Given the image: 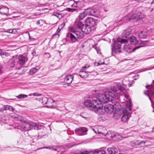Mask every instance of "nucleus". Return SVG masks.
Returning <instances> with one entry per match:
<instances>
[{
    "label": "nucleus",
    "mask_w": 154,
    "mask_h": 154,
    "mask_svg": "<svg viewBox=\"0 0 154 154\" xmlns=\"http://www.w3.org/2000/svg\"><path fill=\"white\" fill-rule=\"evenodd\" d=\"M2 68V67L1 66H0V70H1V68Z\"/></svg>",
    "instance_id": "nucleus-62"
},
{
    "label": "nucleus",
    "mask_w": 154,
    "mask_h": 154,
    "mask_svg": "<svg viewBox=\"0 0 154 154\" xmlns=\"http://www.w3.org/2000/svg\"><path fill=\"white\" fill-rule=\"evenodd\" d=\"M66 10L69 12H76V13L78 12L77 10L76 9H73L70 8H66Z\"/></svg>",
    "instance_id": "nucleus-31"
},
{
    "label": "nucleus",
    "mask_w": 154,
    "mask_h": 154,
    "mask_svg": "<svg viewBox=\"0 0 154 154\" xmlns=\"http://www.w3.org/2000/svg\"><path fill=\"white\" fill-rule=\"evenodd\" d=\"M77 38L76 35L73 32L70 33V40L72 42H76L77 41Z\"/></svg>",
    "instance_id": "nucleus-19"
},
{
    "label": "nucleus",
    "mask_w": 154,
    "mask_h": 154,
    "mask_svg": "<svg viewBox=\"0 0 154 154\" xmlns=\"http://www.w3.org/2000/svg\"><path fill=\"white\" fill-rule=\"evenodd\" d=\"M139 141L137 140H134L132 141L131 143V145L132 146H134L135 145H139Z\"/></svg>",
    "instance_id": "nucleus-25"
},
{
    "label": "nucleus",
    "mask_w": 154,
    "mask_h": 154,
    "mask_svg": "<svg viewBox=\"0 0 154 154\" xmlns=\"http://www.w3.org/2000/svg\"><path fill=\"white\" fill-rule=\"evenodd\" d=\"M8 110H9L10 111H13V107L11 106H8Z\"/></svg>",
    "instance_id": "nucleus-40"
},
{
    "label": "nucleus",
    "mask_w": 154,
    "mask_h": 154,
    "mask_svg": "<svg viewBox=\"0 0 154 154\" xmlns=\"http://www.w3.org/2000/svg\"><path fill=\"white\" fill-rule=\"evenodd\" d=\"M126 107L127 108L129 109L130 111L131 110V102L129 100H128L126 103Z\"/></svg>",
    "instance_id": "nucleus-28"
},
{
    "label": "nucleus",
    "mask_w": 154,
    "mask_h": 154,
    "mask_svg": "<svg viewBox=\"0 0 154 154\" xmlns=\"http://www.w3.org/2000/svg\"><path fill=\"white\" fill-rule=\"evenodd\" d=\"M98 133H101V134L102 133L101 132H100V131H98Z\"/></svg>",
    "instance_id": "nucleus-61"
},
{
    "label": "nucleus",
    "mask_w": 154,
    "mask_h": 154,
    "mask_svg": "<svg viewBox=\"0 0 154 154\" xmlns=\"http://www.w3.org/2000/svg\"><path fill=\"white\" fill-rule=\"evenodd\" d=\"M128 42L132 45H135L138 42L136 38L134 36H131L128 39Z\"/></svg>",
    "instance_id": "nucleus-18"
},
{
    "label": "nucleus",
    "mask_w": 154,
    "mask_h": 154,
    "mask_svg": "<svg viewBox=\"0 0 154 154\" xmlns=\"http://www.w3.org/2000/svg\"><path fill=\"white\" fill-rule=\"evenodd\" d=\"M118 41H116L114 42L113 48H112V50L114 51L115 53H119L121 52V45L119 43Z\"/></svg>",
    "instance_id": "nucleus-6"
},
{
    "label": "nucleus",
    "mask_w": 154,
    "mask_h": 154,
    "mask_svg": "<svg viewBox=\"0 0 154 154\" xmlns=\"http://www.w3.org/2000/svg\"><path fill=\"white\" fill-rule=\"evenodd\" d=\"M144 93L149 97V100H151V103H152V101L151 99L150 95H151L152 96L154 95V87L151 88L150 90H147L146 91H144Z\"/></svg>",
    "instance_id": "nucleus-12"
},
{
    "label": "nucleus",
    "mask_w": 154,
    "mask_h": 154,
    "mask_svg": "<svg viewBox=\"0 0 154 154\" xmlns=\"http://www.w3.org/2000/svg\"><path fill=\"white\" fill-rule=\"evenodd\" d=\"M106 152L104 150L102 149H100L99 150H97L95 151L94 152V154H105Z\"/></svg>",
    "instance_id": "nucleus-24"
},
{
    "label": "nucleus",
    "mask_w": 154,
    "mask_h": 154,
    "mask_svg": "<svg viewBox=\"0 0 154 154\" xmlns=\"http://www.w3.org/2000/svg\"><path fill=\"white\" fill-rule=\"evenodd\" d=\"M88 15L94 16L96 14L97 10L96 8L86 9Z\"/></svg>",
    "instance_id": "nucleus-15"
},
{
    "label": "nucleus",
    "mask_w": 154,
    "mask_h": 154,
    "mask_svg": "<svg viewBox=\"0 0 154 154\" xmlns=\"http://www.w3.org/2000/svg\"><path fill=\"white\" fill-rule=\"evenodd\" d=\"M124 96L125 97L127 98H128V95L126 94H124Z\"/></svg>",
    "instance_id": "nucleus-53"
},
{
    "label": "nucleus",
    "mask_w": 154,
    "mask_h": 154,
    "mask_svg": "<svg viewBox=\"0 0 154 154\" xmlns=\"http://www.w3.org/2000/svg\"><path fill=\"white\" fill-rule=\"evenodd\" d=\"M87 131L88 130L85 127H80L75 130V133L79 136L86 134Z\"/></svg>",
    "instance_id": "nucleus-5"
},
{
    "label": "nucleus",
    "mask_w": 154,
    "mask_h": 154,
    "mask_svg": "<svg viewBox=\"0 0 154 154\" xmlns=\"http://www.w3.org/2000/svg\"><path fill=\"white\" fill-rule=\"evenodd\" d=\"M15 63H16V62L14 60H13L11 63V66L12 67H14V66Z\"/></svg>",
    "instance_id": "nucleus-43"
},
{
    "label": "nucleus",
    "mask_w": 154,
    "mask_h": 154,
    "mask_svg": "<svg viewBox=\"0 0 154 154\" xmlns=\"http://www.w3.org/2000/svg\"><path fill=\"white\" fill-rule=\"evenodd\" d=\"M106 95L107 97L108 101H112L114 100L116 96L112 92L110 91L106 92Z\"/></svg>",
    "instance_id": "nucleus-11"
},
{
    "label": "nucleus",
    "mask_w": 154,
    "mask_h": 154,
    "mask_svg": "<svg viewBox=\"0 0 154 154\" xmlns=\"http://www.w3.org/2000/svg\"><path fill=\"white\" fill-rule=\"evenodd\" d=\"M118 88L119 90L121 91H123L125 89V88L121 86H118Z\"/></svg>",
    "instance_id": "nucleus-38"
},
{
    "label": "nucleus",
    "mask_w": 154,
    "mask_h": 154,
    "mask_svg": "<svg viewBox=\"0 0 154 154\" xmlns=\"http://www.w3.org/2000/svg\"><path fill=\"white\" fill-rule=\"evenodd\" d=\"M74 3L72 5V7H78V4L80 3V2H76V1H73Z\"/></svg>",
    "instance_id": "nucleus-32"
},
{
    "label": "nucleus",
    "mask_w": 154,
    "mask_h": 154,
    "mask_svg": "<svg viewBox=\"0 0 154 154\" xmlns=\"http://www.w3.org/2000/svg\"><path fill=\"white\" fill-rule=\"evenodd\" d=\"M113 116L115 119H117L120 117V115L119 113H115L114 114Z\"/></svg>",
    "instance_id": "nucleus-36"
},
{
    "label": "nucleus",
    "mask_w": 154,
    "mask_h": 154,
    "mask_svg": "<svg viewBox=\"0 0 154 154\" xmlns=\"http://www.w3.org/2000/svg\"><path fill=\"white\" fill-rule=\"evenodd\" d=\"M153 130L154 131V127L153 128Z\"/></svg>",
    "instance_id": "nucleus-64"
},
{
    "label": "nucleus",
    "mask_w": 154,
    "mask_h": 154,
    "mask_svg": "<svg viewBox=\"0 0 154 154\" xmlns=\"http://www.w3.org/2000/svg\"><path fill=\"white\" fill-rule=\"evenodd\" d=\"M140 13L136 12L131 14H129L127 16V18L129 20H131L135 19H137V20L138 19L140 18Z\"/></svg>",
    "instance_id": "nucleus-7"
},
{
    "label": "nucleus",
    "mask_w": 154,
    "mask_h": 154,
    "mask_svg": "<svg viewBox=\"0 0 154 154\" xmlns=\"http://www.w3.org/2000/svg\"><path fill=\"white\" fill-rule=\"evenodd\" d=\"M108 101L106 92L104 94H98V99L87 100L85 102L84 104L87 107L89 108L90 110L95 112H99L100 110L103 108L102 103H105Z\"/></svg>",
    "instance_id": "nucleus-1"
},
{
    "label": "nucleus",
    "mask_w": 154,
    "mask_h": 154,
    "mask_svg": "<svg viewBox=\"0 0 154 154\" xmlns=\"http://www.w3.org/2000/svg\"><path fill=\"white\" fill-rule=\"evenodd\" d=\"M79 75L81 78H87L88 75L87 72L84 71H80Z\"/></svg>",
    "instance_id": "nucleus-21"
},
{
    "label": "nucleus",
    "mask_w": 154,
    "mask_h": 154,
    "mask_svg": "<svg viewBox=\"0 0 154 154\" xmlns=\"http://www.w3.org/2000/svg\"><path fill=\"white\" fill-rule=\"evenodd\" d=\"M47 106L49 108H51L52 105H47Z\"/></svg>",
    "instance_id": "nucleus-55"
},
{
    "label": "nucleus",
    "mask_w": 154,
    "mask_h": 154,
    "mask_svg": "<svg viewBox=\"0 0 154 154\" xmlns=\"http://www.w3.org/2000/svg\"><path fill=\"white\" fill-rule=\"evenodd\" d=\"M27 60V57L21 55L19 56L18 57V62L20 65L22 66L25 64Z\"/></svg>",
    "instance_id": "nucleus-13"
},
{
    "label": "nucleus",
    "mask_w": 154,
    "mask_h": 154,
    "mask_svg": "<svg viewBox=\"0 0 154 154\" xmlns=\"http://www.w3.org/2000/svg\"><path fill=\"white\" fill-rule=\"evenodd\" d=\"M9 105H6L4 106V110H7L8 109V107Z\"/></svg>",
    "instance_id": "nucleus-45"
},
{
    "label": "nucleus",
    "mask_w": 154,
    "mask_h": 154,
    "mask_svg": "<svg viewBox=\"0 0 154 154\" xmlns=\"http://www.w3.org/2000/svg\"><path fill=\"white\" fill-rule=\"evenodd\" d=\"M17 97L18 99H21L26 97L27 96L25 94H20L17 96Z\"/></svg>",
    "instance_id": "nucleus-30"
},
{
    "label": "nucleus",
    "mask_w": 154,
    "mask_h": 154,
    "mask_svg": "<svg viewBox=\"0 0 154 154\" xmlns=\"http://www.w3.org/2000/svg\"><path fill=\"white\" fill-rule=\"evenodd\" d=\"M32 95L35 96H41L42 94H38L37 93H34L32 94Z\"/></svg>",
    "instance_id": "nucleus-41"
},
{
    "label": "nucleus",
    "mask_w": 154,
    "mask_h": 154,
    "mask_svg": "<svg viewBox=\"0 0 154 154\" xmlns=\"http://www.w3.org/2000/svg\"><path fill=\"white\" fill-rule=\"evenodd\" d=\"M37 23L38 24H40V22L39 21H38L37 22Z\"/></svg>",
    "instance_id": "nucleus-57"
},
{
    "label": "nucleus",
    "mask_w": 154,
    "mask_h": 154,
    "mask_svg": "<svg viewBox=\"0 0 154 154\" xmlns=\"http://www.w3.org/2000/svg\"><path fill=\"white\" fill-rule=\"evenodd\" d=\"M53 150H54L55 151H57V149L54 148V149H52Z\"/></svg>",
    "instance_id": "nucleus-59"
},
{
    "label": "nucleus",
    "mask_w": 154,
    "mask_h": 154,
    "mask_svg": "<svg viewBox=\"0 0 154 154\" xmlns=\"http://www.w3.org/2000/svg\"><path fill=\"white\" fill-rule=\"evenodd\" d=\"M147 35V32L144 31H141L139 34V37L140 38H144Z\"/></svg>",
    "instance_id": "nucleus-22"
},
{
    "label": "nucleus",
    "mask_w": 154,
    "mask_h": 154,
    "mask_svg": "<svg viewBox=\"0 0 154 154\" xmlns=\"http://www.w3.org/2000/svg\"><path fill=\"white\" fill-rule=\"evenodd\" d=\"M38 126V125L35 122H24L22 123L21 126H19L18 128L22 131H28L32 129L33 127L34 129L37 130Z\"/></svg>",
    "instance_id": "nucleus-3"
},
{
    "label": "nucleus",
    "mask_w": 154,
    "mask_h": 154,
    "mask_svg": "<svg viewBox=\"0 0 154 154\" xmlns=\"http://www.w3.org/2000/svg\"><path fill=\"white\" fill-rule=\"evenodd\" d=\"M153 8H152V9L151 10V11H152L153 10Z\"/></svg>",
    "instance_id": "nucleus-63"
},
{
    "label": "nucleus",
    "mask_w": 154,
    "mask_h": 154,
    "mask_svg": "<svg viewBox=\"0 0 154 154\" xmlns=\"http://www.w3.org/2000/svg\"><path fill=\"white\" fill-rule=\"evenodd\" d=\"M88 14L85 9L84 11L80 14L79 17L80 20H82Z\"/></svg>",
    "instance_id": "nucleus-20"
},
{
    "label": "nucleus",
    "mask_w": 154,
    "mask_h": 154,
    "mask_svg": "<svg viewBox=\"0 0 154 154\" xmlns=\"http://www.w3.org/2000/svg\"><path fill=\"white\" fill-rule=\"evenodd\" d=\"M141 143L143 144V145H145V146H148L152 144L151 142L148 140L143 141Z\"/></svg>",
    "instance_id": "nucleus-29"
},
{
    "label": "nucleus",
    "mask_w": 154,
    "mask_h": 154,
    "mask_svg": "<svg viewBox=\"0 0 154 154\" xmlns=\"http://www.w3.org/2000/svg\"><path fill=\"white\" fill-rule=\"evenodd\" d=\"M107 151L109 152V153L110 154H114V152H113V148L111 147V148H108L107 149Z\"/></svg>",
    "instance_id": "nucleus-34"
},
{
    "label": "nucleus",
    "mask_w": 154,
    "mask_h": 154,
    "mask_svg": "<svg viewBox=\"0 0 154 154\" xmlns=\"http://www.w3.org/2000/svg\"><path fill=\"white\" fill-rule=\"evenodd\" d=\"M128 40L125 39H121V40L118 41L119 42H120L121 44H126L128 43Z\"/></svg>",
    "instance_id": "nucleus-35"
},
{
    "label": "nucleus",
    "mask_w": 154,
    "mask_h": 154,
    "mask_svg": "<svg viewBox=\"0 0 154 154\" xmlns=\"http://www.w3.org/2000/svg\"><path fill=\"white\" fill-rule=\"evenodd\" d=\"M45 148H47V149H54V148H53V147H45Z\"/></svg>",
    "instance_id": "nucleus-51"
},
{
    "label": "nucleus",
    "mask_w": 154,
    "mask_h": 154,
    "mask_svg": "<svg viewBox=\"0 0 154 154\" xmlns=\"http://www.w3.org/2000/svg\"><path fill=\"white\" fill-rule=\"evenodd\" d=\"M17 116V117H18V118H20V117H21V116H18H18Z\"/></svg>",
    "instance_id": "nucleus-60"
},
{
    "label": "nucleus",
    "mask_w": 154,
    "mask_h": 154,
    "mask_svg": "<svg viewBox=\"0 0 154 154\" xmlns=\"http://www.w3.org/2000/svg\"><path fill=\"white\" fill-rule=\"evenodd\" d=\"M149 42V41L146 40V41H143L142 42V44H146V43L148 42Z\"/></svg>",
    "instance_id": "nucleus-46"
},
{
    "label": "nucleus",
    "mask_w": 154,
    "mask_h": 154,
    "mask_svg": "<svg viewBox=\"0 0 154 154\" xmlns=\"http://www.w3.org/2000/svg\"><path fill=\"white\" fill-rule=\"evenodd\" d=\"M49 100H48V101L47 102H46L45 103L46 104H49V103L51 101H49Z\"/></svg>",
    "instance_id": "nucleus-54"
},
{
    "label": "nucleus",
    "mask_w": 154,
    "mask_h": 154,
    "mask_svg": "<svg viewBox=\"0 0 154 154\" xmlns=\"http://www.w3.org/2000/svg\"><path fill=\"white\" fill-rule=\"evenodd\" d=\"M154 68V67H150L149 68H146V69H145V70L146 71V70H150V69H153Z\"/></svg>",
    "instance_id": "nucleus-44"
},
{
    "label": "nucleus",
    "mask_w": 154,
    "mask_h": 154,
    "mask_svg": "<svg viewBox=\"0 0 154 154\" xmlns=\"http://www.w3.org/2000/svg\"><path fill=\"white\" fill-rule=\"evenodd\" d=\"M4 54V53L3 52V51L1 50H0V55H2Z\"/></svg>",
    "instance_id": "nucleus-52"
},
{
    "label": "nucleus",
    "mask_w": 154,
    "mask_h": 154,
    "mask_svg": "<svg viewBox=\"0 0 154 154\" xmlns=\"http://www.w3.org/2000/svg\"><path fill=\"white\" fill-rule=\"evenodd\" d=\"M73 78V77L72 75H67L64 78V82L67 84H70L72 82Z\"/></svg>",
    "instance_id": "nucleus-16"
},
{
    "label": "nucleus",
    "mask_w": 154,
    "mask_h": 154,
    "mask_svg": "<svg viewBox=\"0 0 154 154\" xmlns=\"http://www.w3.org/2000/svg\"><path fill=\"white\" fill-rule=\"evenodd\" d=\"M82 69L84 70H87V71L86 72L87 73H90L92 72L94 70L93 67L88 64H86L85 66L82 67Z\"/></svg>",
    "instance_id": "nucleus-14"
},
{
    "label": "nucleus",
    "mask_w": 154,
    "mask_h": 154,
    "mask_svg": "<svg viewBox=\"0 0 154 154\" xmlns=\"http://www.w3.org/2000/svg\"><path fill=\"white\" fill-rule=\"evenodd\" d=\"M123 115H127L128 116L130 114V113L126 109H123Z\"/></svg>",
    "instance_id": "nucleus-33"
},
{
    "label": "nucleus",
    "mask_w": 154,
    "mask_h": 154,
    "mask_svg": "<svg viewBox=\"0 0 154 154\" xmlns=\"http://www.w3.org/2000/svg\"><path fill=\"white\" fill-rule=\"evenodd\" d=\"M142 47V46H138L134 48H133L131 47L125 45L124 46L123 48L125 51L129 53L134 51L136 49Z\"/></svg>",
    "instance_id": "nucleus-10"
},
{
    "label": "nucleus",
    "mask_w": 154,
    "mask_h": 154,
    "mask_svg": "<svg viewBox=\"0 0 154 154\" xmlns=\"http://www.w3.org/2000/svg\"><path fill=\"white\" fill-rule=\"evenodd\" d=\"M2 116H1V115H0V121H1V119H2Z\"/></svg>",
    "instance_id": "nucleus-56"
},
{
    "label": "nucleus",
    "mask_w": 154,
    "mask_h": 154,
    "mask_svg": "<svg viewBox=\"0 0 154 154\" xmlns=\"http://www.w3.org/2000/svg\"><path fill=\"white\" fill-rule=\"evenodd\" d=\"M150 85H147L146 86V88H147V87L148 86H149Z\"/></svg>",
    "instance_id": "nucleus-58"
},
{
    "label": "nucleus",
    "mask_w": 154,
    "mask_h": 154,
    "mask_svg": "<svg viewBox=\"0 0 154 154\" xmlns=\"http://www.w3.org/2000/svg\"><path fill=\"white\" fill-rule=\"evenodd\" d=\"M131 28H128L124 30L123 32L122 36L126 38L127 37L131 34Z\"/></svg>",
    "instance_id": "nucleus-17"
},
{
    "label": "nucleus",
    "mask_w": 154,
    "mask_h": 154,
    "mask_svg": "<svg viewBox=\"0 0 154 154\" xmlns=\"http://www.w3.org/2000/svg\"><path fill=\"white\" fill-rule=\"evenodd\" d=\"M13 31L12 29H9L8 30V32L9 33H12L13 32Z\"/></svg>",
    "instance_id": "nucleus-49"
},
{
    "label": "nucleus",
    "mask_w": 154,
    "mask_h": 154,
    "mask_svg": "<svg viewBox=\"0 0 154 154\" xmlns=\"http://www.w3.org/2000/svg\"><path fill=\"white\" fill-rule=\"evenodd\" d=\"M1 12L3 14H7L8 12V9L7 8H3L1 9Z\"/></svg>",
    "instance_id": "nucleus-26"
},
{
    "label": "nucleus",
    "mask_w": 154,
    "mask_h": 154,
    "mask_svg": "<svg viewBox=\"0 0 154 154\" xmlns=\"http://www.w3.org/2000/svg\"><path fill=\"white\" fill-rule=\"evenodd\" d=\"M85 26L82 22L79 21L77 22L75 28L71 29V31L76 35L77 38L80 39L82 38L84 36L82 29Z\"/></svg>",
    "instance_id": "nucleus-2"
},
{
    "label": "nucleus",
    "mask_w": 154,
    "mask_h": 154,
    "mask_svg": "<svg viewBox=\"0 0 154 154\" xmlns=\"http://www.w3.org/2000/svg\"><path fill=\"white\" fill-rule=\"evenodd\" d=\"M113 152L114 154H116V153H117L118 152V149L117 148H116V147H113Z\"/></svg>",
    "instance_id": "nucleus-39"
},
{
    "label": "nucleus",
    "mask_w": 154,
    "mask_h": 154,
    "mask_svg": "<svg viewBox=\"0 0 154 154\" xmlns=\"http://www.w3.org/2000/svg\"><path fill=\"white\" fill-rule=\"evenodd\" d=\"M56 36H57V37H59V34H58L57 33L53 35V36H54V37Z\"/></svg>",
    "instance_id": "nucleus-50"
},
{
    "label": "nucleus",
    "mask_w": 154,
    "mask_h": 154,
    "mask_svg": "<svg viewBox=\"0 0 154 154\" xmlns=\"http://www.w3.org/2000/svg\"><path fill=\"white\" fill-rule=\"evenodd\" d=\"M86 25H89L91 26L92 27H94L96 24L95 20L91 17H88L86 20Z\"/></svg>",
    "instance_id": "nucleus-9"
},
{
    "label": "nucleus",
    "mask_w": 154,
    "mask_h": 154,
    "mask_svg": "<svg viewBox=\"0 0 154 154\" xmlns=\"http://www.w3.org/2000/svg\"><path fill=\"white\" fill-rule=\"evenodd\" d=\"M45 54H46L47 55V57L48 58H50L51 57V55L50 54L48 53H45Z\"/></svg>",
    "instance_id": "nucleus-48"
},
{
    "label": "nucleus",
    "mask_w": 154,
    "mask_h": 154,
    "mask_svg": "<svg viewBox=\"0 0 154 154\" xmlns=\"http://www.w3.org/2000/svg\"><path fill=\"white\" fill-rule=\"evenodd\" d=\"M39 67H36V68H33L30 69L29 71L30 74L31 75H32L39 69Z\"/></svg>",
    "instance_id": "nucleus-23"
},
{
    "label": "nucleus",
    "mask_w": 154,
    "mask_h": 154,
    "mask_svg": "<svg viewBox=\"0 0 154 154\" xmlns=\"http://www.w3.org/2000/svg\"><path fill=\"white\" fill-rule=\"evenodd\" d=\"M53 15L56 16L59 19H61L62 17L61 14H59L58 13H56V14H54Z\"/></svg>",
    "instance_id": "nucleus-37"
},
{
    "label": "nucleus",
    "mask_w": 154,
    "mask_h": 154,
    "mask_svg": "<svg viewBox=\"0 0 154 154\" xmlns=\"http://www.w3.org/2000/svg\"><path fill=\"white\" fill-rule=\"evenodd\" d=\"M143 142V141H140L139 142V145H140V146H145V145H143V144L141 143Z\"/></svg>",
    "instance_id": "nucleus-47"
},
{
    "label": "nucleus",
    "mask_w": 154,
    "mask_h": 154,
    "mask_svg": "<svg viewBox=\"0 0 154 154\" xmlns=\"http://www.w3.org/2000/svg\"><path fill=\"white\" fill-rule=\"evenodd\" d=\"M94 30V27H92L89 25H85L84 29H82V32H84L87 34H89L91 33Z\"/></svg>",
    "instance_id": "nucleus-8"
},
{
    "label": "nucleus",
    "mask_w": 154,
    "mask_h": 154,
    "mask_svg": "<svg viewBox=\"0 0 154 154\" xmlns=\"http://www.w3.org/2000/svg\"><path fill=\"white\" fill-rule=\"evenodd\" d=\"M63 26V25H60V26H59V27H58V29H57V33H58L60 31V28H62V27Z\"/></svg>",
    "instance_id": "nucleus-42"
},
{
    "label": "nucleus",
    "mask_w": 154,
    "mask_h": 154,
    "mask_svg": "<svg viewBox=\"0 0 154 154\" xmlns=\"http://www.w3.org/2000/svg\"><path fill=\"white\" fill-rule=\"evenodd\" d=\"M119 103L115 101L112 103V104H109L104 106L105 111L107 113H111L113 112L114 109L118 108Z\"/></svg>",
    "instance_id": "nucleus-4"
},
{
    "label": "nucleus",
    "mask_w": 154,
    "mask_h": 154,
    "mask_svg": "<svg viewBox=\"0 0 154 154\" xmlns=\"http://www.w3.org/2000/svg\"><path fill=\"white\" fill-rule=\"evenodd\" d=\"M129 119V116L127 115H123L121 118V121L123 122H125Z\"/></svg>",
    "instance_id": "nucleus-27"
}]
</instances>
